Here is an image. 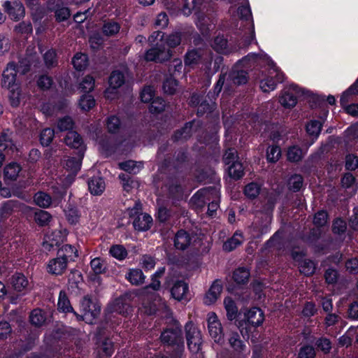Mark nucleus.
Instances as JSON below:
<instances>
[{
  "label": "nucleus",
  "mask_w": 358,
  "mask_h": 358,
  "mask_svg": "<svg viewBox=\"0 0 358 358\" xmlns=\"http://www.w3.org/2000/svg\"><path fill=\"white\" fill-rule=\"evenodd\" d=\"M120 29V25L113 21H109L104 23L102 27L103 33L107 36H113L117 34Z\"/></svg>",
  "instance_id": "obj_37"
},
{
  "label": "nucleus",
  "mask_w": 358,
  "mask_h": 358,
  "mask_svg": "<svg viewBox=\"0 0 358 358\" xmlns=\"http://www.w3.org/2000/svg\"><path fill=\"white\" fill-rule=\"evenodd\" d=\"M34 202L41 208H48L52 203V199L48 194L40 192L35 194Z\"/></svg>",
  "instance_id": "obj_34"
},
{
  "label": "nucleus",
  "mask_w": 358,
  "mask_h": 358,
  "mask_svg": "<svg viewBox=\"0 0 358 358\" xmlns=\"http://www.w3.org/2000/svg\"><path fill=\"white\" fill-rule=\"evenodd\" d=\"M166 106L164 100L157 97L152 101L149 110L152 113H160L164 110Z\"/></svg>",
  "instance_id": "obj_47"
},
{
  "label": "nucleus",
  "mask_w": 358,
  "mask_h": 358,
  "mask_svg": "<svg viewBox=\"0 0 358 358\" xmlns=\"http://www.w3.org/2000/svg\"><path fill=\"white\" fill-rule=\"evenodd\" d=\"M77 252L78 251L74 247L66 244L58 250L57 255L68 262L69 260H74V258L78 257Z\"/></svg>",
  "instance_id": "obj_20"
},
{
  "label": "nucleus",
  "mask_w": 358,
  "mask_h": 358,
  "mask_svg": "<svg viewBox=\"0 0 358 358\" xmlns=\"http://www.w3.org/2000/svg\"><path fill=\"white\" fill-rule=\"evenodd\" d=\"M229 175L231 178L238 180L241 178L243 175V165L236 162L231 164L228 169Z\"/></svg>",
  "instance_id": "obj_43"
},
{
  "label": "nucleus",
  "mask_w": 358,
  "mask_h": 358,
  "mask_svg": "<svg viewBox=\"0 0 358 358\" xmlns=\"http://www.w3.org/2000/svg\"><path fill=\"white\" fill-rule=\"evenodd\" d=\"M187 292L188 285L182 280L176 282L171 289L172 296L178 301L184 299Z\"/></svg>",
  "instance_id": "obj_17"
},
{
  "label": "nucleus",
  "mask_w": 358,
  "mask_h": 358,
  "mask_svg": "<svg viewBox=\"0 0 358 358\" xmlns=\"http://www.w3.org/2000/svg\"><path fill=\"white\" fill-rule=\"evenodd\" d=\"M328 221L327 213L324 210L318 211L314 216L313 223L316 227L324 226Z\"/></svg>",
  "instance_id": "obj_60"
},
{
  "label": "nucleus",
  "mask_w": 358,
  "mask_h": 358,
  "mask_svg": "<svg viewBox=\"0 0 358 358\" xmlns=\"http://www.w3.org/2000/svg\"><path fill=\"white\" fill-rule=\"evenodd\" d=\"M281 155V150L278 146H271L267 150L266 157L269 162H277Z\"/></svg>",
  "instance_id": "obj_59"
},
{
  "label": "nucleus",
  "mask_w": 358,
  "mask_h": 358,
  "mask_svg": "<svg viewBox=\"0 0 358 358\" xmlns=\"http://www.w3.org/2000/svg\"><path fill=\"white\" fill-rule=\"evenodd\" d=\"M201 59V55L199 51L192 50L189 51L185 58V64L186 66H194L197 64Z\"/></svg>",
  "instance_id": "obj_39"
},
{
  "label": "nucleus",
  "mask_w": 358,
  "mask_h": 358,
  "mask_svg": "<svg viewBox=\"0 0 358 358\" xmlns=\"http://www.w3.org/2000/svg\"><path fill=\"white\" fill-rule=\"evenodd\" d=\"M351 94H358V78L355 83L342 94L340 100L341 105L345 106V105L347 104L348 101V97Z\"/></svg>",
  "instance_id": "obj_58"
},
{
  "label": "nucleus",
  "mask_w": 358,
  "mask_h": 358,
  "mask_svg": "<svg viewBox=\"0 0 358 358\" xmlns=\"http://www.w3.org/2000/svg\"><path fill=\"white\" fill-rule=\"evenodd\" d=\"M224 308L227 311V316L229 320H233L236 317L238 308L235 302L230 297H227L224 300Z\"/></svg>",
  "instance_id": "obj_28"
},
{
  "label": "nucleus",
  "mask_w": 358,
  "mask_h": 358,
  "mask_svg": "<svg viewBox=\"0 0 358 358\" xmlns=\"http://www.w3.org/2000/svg\"><path fill=\"white\" fill-rule=\"evenodd\" d=\"M185 337L189 350L192 353L201 350L203 338L201 331L192 322H188L185 326Z\"/></svg>",
  "instance_id": "obj_3"
},
{
  "label": "nucleus",
  "mask_w": 358,
  "mask_h": 358,
  "mask_svg": "<svg viewBox=\"0 0 358 358\" xmlns=\"http://www.w3.org/2000/svg\"><path fill=\"white\" fill-rule=\"evenodd\" d=\"M161 340L164 343L175 348L176 358H182L185 346L182 330L180 327H176L166 329L161 334Z\"/></svg>",
  "instance_id": "obj_2"
},
{
  "label": "nucleus",
  "mask_w": 358,
  "mask_h": 358,
  "mask_svg": "<svg viewBox=\"0 0 358 358\" xmlns=\"http://www.w3.org/2000/svg\"><path fill=\"white\" fill-rule=\"evenodd\" d=\"M88 188L93 195H101L106 189V183L100 176L91 178L88 181Z\"/></svg>",
  "instance_id": "obj_14"
},
{
  "label": "nucleus",
  "mask_w": 358,
  "mask_h": 358,
  "mask_svg": "<svg viewBox=\"0 0 358 358\" xmlns=\"http://www.w3.org/2000/svg\"><path fill=\"white\" fill-rule=\"evenodd\" d=\"M315 351L313 347L306 345L302 347L299 352V358H315Z\"/></svg>",
  "instance_id": "obj_64"
},
{
  "label": "nucleus",
  "mask_w": 358,
  "mask_h": 358,
  "mask_svg": "<svg viewBox=\"0 0 358 358\" xmlns=\"http://www.w3.org/2000/svg\"><path fill=\"white\" fill-rule=\"evenodd\" d=\"M3 7L9 17L14 21H19L24 15V7L20 1H6L3 3Z\"/></svg>",
  "instance_id": "obj_8"
},
{
  "label": "nucleus",
  "mask_w": 358,
  "mask_h": 358,
  "mask_svg": "<svg viewBox=\"0 0 358 358\" xmlns=\"http://www.w3.org/2000/svg\"><path fill=\"white\" fill-rule=\"evenodd\" d=\"M58 309L62 312H71L73 311V308L70 304V301L64 291H61L59 292L58 303H57Z\"/></svg>",
  "instance_id": "obj_32"
},
{
  "label": "nucleus",
  "mask_w": 358,
  "mask_h": 358,
  "mask_svg": "<svg viewBox=\"0 0 358 358\" xmlns=\"http://www.w3.org/2000/svg\"><path fill=\"white\" fill-rule=\"evenodd\" d=\"M250 272L245 268H238L234 272L233 278L238 284H245L248 281Z\"/></svg>",
  "instance_id": "obj_31"
},
{
  "label": "nucleus",
  "mask_w": 358,
  "mask_h": 358,
  "mask_svg": "<svg viewBox=\"0 0 358 358\" xmlns=\"http://www.w3.org/2000/svg\"><path fill=\"white\" fill-rule=\"evenodd\" d=\"M106 127L110 133H116L121 127L120 120L117 116H110L107 120Z\"/></svg>",
  "instance_id": "obj_51"
},
{
  "label": "nucleus",
  "mask_w": 358,
  "mask_h": 358,
  "mask_svg": "<svg viewBox=\"0 0 358 358\" xmlns=\"http://www.w3.org/2000/svg\"><path fill=\"white\" fill-rule=\"evenodd\" d=\"M81 308L83 311V315L81 317L83 320L89 323H92L93 320L96 318L101 312L100 305L88 296L84 297L82 300Z\"/></svg>",
  "instance_id": "obj_6"
},
{
  "label": "nucleus",
  "mask_w": 358,
  "mask_h": 358,
  "mask_svg": "<svg viewBox=\"0 0 358 358\" xmlns=\"http://www.w3.org/2000/svg\"><path fill=\"white\" fill-rule=\"evenodd\" d=\"M280 102L282 106L285 108L294 107L296 103L297 99L294 94L291 92H285L280 98Z\"/></svg>",
  "instance_id": "obj_33"
},
{
  "label": "nucleus",
  "mask_w": 358,
  "mask_h": 358,
  "mask_svg": "<svg viewBox=\"0 0 358 358\" xmlns=\"http://www.w3.org/2000/svg\"><path fill=\"white\" fill-rule=\"evenodd\" d=\"M245 317L248 322L255 327L262 324L264 320L263 312L261 309L256 307L249 310Z\"/></svg>",
  "instance_id": "obj_16"
},
{
  "label": "nucleus",
  "mask_w": 358,
  "mask_h": 358,
  "mask_svg": "<svg viewBox=\"0 0 358 358\" xmlns=\"http://www.w3.org/2000/svg\"><path fill=\"white\" fill-rule=\"evenodd\" d=\"M9 92V101L10 102V104L15 107L17 106L20 103V91L18 86L11 87Z\"/></svg>",
  "instance_id": "obj_63"
},
{
  "label": "nucleus",
  "mask_w": 358,
  "mask_h": 358,
  "mask_svg": "<svg viewBox=\"0 0 358 358\" xmlns=\"http://www.w3.org/2000/svg\"><path fill=\"white\" fill-rule=\"evenodd\" d=\"M21 167L17 163L13 162L4 168L5 178L10 180H15L19 176Z\"/></svg>",
  "instance_id": "obj_24"
},
{
  "label": "nucleus",
  "mask_w": 358,
  "mask_h": 358,
  "mask_svg": "<svg viewBox=\"0 0 358 358\" xmlns=\"http://www.w3.org/2000/svg\"><path fill=\"white\" fill-rule=\"evenodd\" d=\"M141 203H136L134 207L129 210V215L134 217L133 225L135 229L143 231L151 227L152 218L150 215L141 213Z\"/></svg>",
  "instance_id": "obj_5"
},
{
  "label": "nucleus",
  "mask_w": 358,
  "mask_h": 358,
  "mask_svg": "<svg viewBox=\"0 0 358 358\" xmlns=\"http://www.w3.org/2000/svg\"><path fill=\"white\" fill-rule=\"evenodd\" d=\"M29 319L32 324L41 327L45 323V316L42 310L36 308L31 311Z\"/></svg>",
  "instance_id": "obj_29"
},
{
  "label": "nucleus",
  "mask_w": 358,
  "mask_h": 358,
  "mask_svg": "<svg viewBox=\"0 0 358 358\" xmlns=\"http://www.w3.org/2000/svg\"><path fill=\"white\" fill-rule=\"evenodd\" d=\"M34 220L38 224L44 226L49 223L51 215L47 211L39 210L35 213Z\"/></svg>",
  "instance_id": "obj_49"
},
{
  "label": "nucleus",
  "mask_w": 358,
  "mask_h": 358,
  "mask_svg": "<svg viewBox=\"0 0 358 358\" xmlns=\"http://www.w3.org/2000/svg\"><path fill=\"white\" fill-rule=\"evenodd\" d=\"M11 284L17 292L24 290L28 286V280L22 273H16L12 276Z\"/></svg>",
  "instance_id": "obj_22"
},
{
  "label": "nucleus",
  "mask_w": 358,
  "mask_h": 358,
  "mask_svg": "<svg viewBox=\"0 0 358 358\" xmlns=\"http://www.w3.org/2000/svg\"><path fill=\"white\" fill-rule=\"evenodd\" d=\"M268 75L276 82V85L284 81V73L274 64L271 66L268 71Z\"/></svg>",
  "instance_id": "obj_61"
},
{
  "label": "nucleus",
  "mask_w": 358,
  "mask_h": 358,
  "mask_svg": "<svg viewBox=\"0 0 358 358\" xmlns=\"http://www.w3.org/2000/svg\"><path fill=\"white\" fill-rule=\"evenodd\" d=\"M302 150L298 146H292L287 150V159L292 162H299L303 157Z\"/></svg>",
  "instance_id": "obj_38"
},
{
  "label": "nucleus",
  "mask_w": 358,
  "mask_h": 358,
  "mask_svg": "<svg viewBox=\"0 0 358 358\" xmlns=\"http://www.w3.org/2000/svg\"><path fill=\"white\" fill-rule=\"evenodd\" d=\"M322 129V123L318 120L310 121L306 125V131L310 136L317 137L320 133Z\"/></svg>",
  "instance_id": "obj_54"
},
{
  "label": "nucleus",
  "mask_w": 358,
  "mask_h": 358,
  "mask_svg": "<svg viewBox=\"0 0 358 358\" xmlns=\"http://www.w3.org/2000/svg\"><path fill=\"white\" fill-rule=\"evenodd\" d=\"M83 153H79L78 158L71 157L65 163V168L71 173L76 174L80 170Z\"/></svg>",
  "instance_id": "obj_27"
},
{
  "label": "nucleus",
  "mask_w": 358,
  "mask_h": 358,
  "mask_svg": "<svg viewBox=\"0 0 358 358\" xmlns=\"http://www.w3.org/2000/svg\"><path fill=\"white\" fill-rule=\"evenodd\" d=\"M94 87V79L91 76H86L80 83V88L85 92H91Z\"/></svg>",
  "instance_id": "obj_62"
},
{
  "label": "nucleus",
  "mask_w": 358,
  "mask_h": 358,
  "mask_svg": "<svg viewBox=\"0 0 358 358\" xmlns=\"http://www.w3.org/2000/svg\"><path fill=\"white\" fill-rule=\"evenodd\" d=\"M243 241V238L242 234L236 232L231 238L224 242L223 244V250L227 252H231L240 245Z\"/></svg>",
  "instance_id": "obj_23"
},
{
  "label": "nucleus",
  "mask_w": 358,
  "mask_h": 358,
  "mask_svg": "<svg viewBox=\"0 0 358 358\" xmlns=\"http://www.w3.org/2000/svg\"><path fill=\"white\" fill-rule=\"evenodd\" d=\"M230 79L235 85L245 84L248 81V73L245 71H236L234 70L230 73Z\"/></svg>",
  "instance_id": "obj_36"
},
{
  "label": "nucleus",
  "mask_w": 358,
  "mask_h": 358,
  "mask_svg": "<svg viewBox=\"0 0 358 358\" xmlns=\"http://www.w3.org/2000/svg\"><path fill=\"white\" fill-rule=\"evenodd\" d=\"M276 82L268 75L266 78H262L259 81V86L264 92L273 91L276 87Z\"/></svg>",
  "instance_id": "obj_46"
},
{
  "label": "nucleus",
  "mask_w": 358,
  "mask_h": 358,
  "mask_svg": "<svg viewBox=\"0 0 358 358\" xmlns=\"http://www.w3.org/2000/svg\"><path fill=\"white\" fill-rule=\"evenodd\" d=\"M124 83V74L119 71H114L109 78V87L105 91L107 99H113L115 96V90L120 87Z\"/></svg>",
  "instance_id": "obj_9"
},
{
  "label": "nucleus",
  "mask_w": 358,
  "mask_h": 358,
  "mask_svg": "<svg viewBox=\"0 0 358 358\" xmlns=\"http://www.w3.org/2000/svg\"><path fill=\"white\" fill-rule=\"evenodd\" d=\"M171 57V51L166 49L162 45H157L156 47L148 50L145 55L146 61L162 62L169 59Z\"/></svg>",
  "instance_id": "obj_7"
},
{
  "label": "nucleus",
  "mask_w": 358,
  "mask_h": 358,
  "mask_svg": "<svg viewBox=\"0 0 358 358\" xmlns=\"http://www.w3.org/2000/svg\"><path fill=\"white\" fill-rule=\"evenodd\" d=\"M191 243V237L189 234L184 231L180 230L177 232L174 238V245L176 249L184 250Z\"/></svg>",
  "instance_id": "obj_15"
},
{
  "label": "nucleus",
  "mask_w": 358,
  "mask_h": 358,
  "mask_svg": "<svg viewBox=\"0 0 358 358\" xmlns=\"http://www.w3.org/2000/svg\"><path fill=\"white\" fill-rule=\"evenodd\" d=\"M126 278L134 285H139L144 282L145 275L143 271L138 268L129 270Z\"/></svg>",
  "instance_id": "obj_19"
},
{
  "label": "nucleus",
  "mask_w": 358,
  "mask_h": 358,
  "mask_svg": "<svg viewBox=\"0 0 358 358\" xmlns=\"http://www.w3.org/2000/svg\"><path fill=\"white\" fill-rule=\"evenodd\" d=\"M182 41V34L180 31H173L166 38V43L170 48H174L180 45Z\"/></svg>",
  "instance_id": "obj_52"
},
{
  "label": "nucleus",
  "mask_w": 358,
  "mask_h": 358,
  "mask_svg": "<svg viewBox=\"0 0 358 358\" xmlns=\"http://www.w3.org/2000/svg\"><path fill=\"white\" fill-rule=\"evenodd\" d=\"M110 254L118 260L124 259L128 253L125 248L122 245H114L110 247Z\"/></svg>",
  "instance_id": "obj_42"
},
{
  "label": "nucleus",
  "mask_w": 358,
  "mask_h": 358,
  "mask_svg": "<svg viewBox=\"0 0 358 358\" xmlns=\"http://www.w3.org/2000/svg\"><path fill=\"white\" fill-rule=\"evenodd\" d=\"M67 262L57 256L49 261L47 269L48 273L54 275H62L67 268Z\"/></svg>",
  "instance_id": "obj_12"
},
{
  "label": "nucleus",
  "mask_w": 358,
  "mask_h": 358,
  "mask_svg": "<svg viewBox=\"0 0 358 358\" xmlns=\"http://www.w3.org/2000/svg\"><path fill=\"white\" fill-rule=\"evenodd\" d=\"M160 286V281L157 278L153 276L152 282L142 290V294L145 297L143 308L147 315H153L157 312H159L162 315H164L166 317L170 315V310L167 308L165 301L154 292H150V289L153 291L158 290Z\"/></svg>",
  "instance_id": "obj_1"
},
{
  "label": "nucleus",
  "mask_w": 358,
  "mask_h": 358,
  "mask_svg": "<svg viewBox=\"0 0 358 358\" xmlns=\"http://www.w3.org/2000/svg\"><path fill=\"white\" fill-rule=\"evenodd\" d=\"M59 0H50L49 5L56 3L58 7L55 9V17L57 21L62 22L67 20L70 16V10L66 7L59 6Z\"/></svg>",
  "instance_id": "obj_25"
},
{
  "label": "nucleus",
  "mask_w": 358,
  "mask_h": 358,
  "mask_svg": "<svg viewBox=\"0 0 358 358\" xmlns=\"http://www.w3.org/2000/svg\"><path fill=\"white\" fill-rule=\"evenodd\" d=\"M95 105V100L90 94H84L79 100V106L83 110H90Z\"/></svg>",
  "instance_id": "obj_45"
},
{
  "label": "nucleus",
  "mask_w": 358,
  "mask_h": 358,
  "mask_svg": "<svg viewBox=\"0 0 358 358\" xmlns=\"http://www.w3.org/2000/svg\"><path fill=\"white\" fill-rule=\"evenodd\" d=\"M204 0H185L182 11L185 15H189L192 10L199 8Z\"/></svg>",
  "instance_id": "obj_40"
},
{
  "label": "nucleus",
  "mask_w": 358,
  "mask_h": 358,
  "mask_svg": "<svg viewBox=\"0 0 358 358\" xmlns=\"http://www.w3.org/2000/svg\"><path fill=\"white\" fill-rule=\"evenodd\" d=\"M17 71L14 63H9L8 64L6 69L3 72L2 87L10 89L17 86L15 85Z\"/></svg>",
  "instance_id": "obj_10"
},
{
  "label": "nucleus",
  "mask_w": 358,
  "mask_h": 358,
  "mask_svg": "<svg viewBox=\"0 0 358 358\" xmlns=\"http://www.w3.org/2000/svg\"><path fill=\"white\" fill-rule=\"evenodd\" d=\"M299 271L305 275H310L315 273V264L310 259H303L299 264Z\"/></svg>",
  "instance_id": "obj_35"
},
{
  "label": "nucleus",
  "mask_w": 358,
  "mask_h": 358,
  "mask_svg": "<svg viewBox=\"0 0 358 358\" xmlns=\"http://www.w3.org/2000/svg\"><path fill=\"white\" fill-rule=\"evenodd\" d=\"M178 87V82L172 77L167 78L163 84V90L168 94H173L176 92Z\"/></svg>",
  "instance_id": "obj_53"
},
{
  "label": "nucleus",
  "mask_w": 358,
  "mask_h": 358,
  "mask_svg": "<svg viewBox=\"0 0 358 358\" xmlns=\"http://www.w3.org/2000/svg\"><path fill=\"white\" fill-rule=\"evenodd\" d=\"M228 341L234 350L242 352L245 350L246 346L241 339L237 331H231L229 334Z\"/></svg>",
  "instance_id": "obj_18"
},
{
  "label": "nucleus",
  "mask_w": 358,
  "mask_h": 358,
  "mask_svg": "<svg viewBox=\"0 0 358 358\" xmlns=\"http://www.w3.org/2000/svg\"><path fill=\"white\" fill-rule=\"evenodd\" d=\"M222 290V285L219 281L215 280L210 287L208 292L206 294L203 299L204 303L206 305H211L214 303L219 298Z\"/></svg>",
  "instance_id": "obj_13"
},
{
  "label": "nucleus",
  "mask_w": 358,
  "mask_h": 358,
  "mask_svg": "<svg viewBox=\"0 0 358 358\" xmlns=\"http://www.w3.org/2000/svg\"><path fill=\"white\" fill-rule=\"evenodd\" d=\"M289 188L294 192L299 191L303 185V178L300 175L292 176L288 182Z\"/></svg>",
  "instance_id": "obj_57"
},
{
  "label": "nucleus",
  "mask_w": 358,
  "mask_h": 358,
  "mask_svg": "<svg viewBox=\"0 0 358 358\" xmlns=\"http://www.w3.org/2000/svg\"><path fill=\"white\" fill-rule=\"evenodd\" d=\"M111 309L120 315H127L131 311L130 306L125 301L124 299L118 298L112 304Z\"/></svg>",
  "instance_id": "obj_21"
},
{
  "label": "nucleus",
  "mask_w": 358,
  "mask_h": 358,
  "mask_svg": "<svg viewBox=\"0 0 358 358\" xmlns=\"http://www.w3.org/2000/svg\"><path fill=\"white\" fill-rule=\"evenodd\" d=\"M206 322L209 336L215 343L222 345L224 342L223 327L215 313L210 312L207 314Z\"/></svg>",
  "instance_id": "obj_4"
},
{
  "label": "nucleus",
  "mask_w": 358,
  "mask_h": 358,
  "mask_svg": "<svg viewBox=\"0 0 358 358\" xmlns=\"http://www.w3.org/2000/svg\"><path fill=\"white\" fill-rule=\"evenodd\" d=\"M43 59L48 68L53 67L57 64V54L55 50L50 49L43 55Z\"/></svg>",
  "instance_id": "obj_50"
},
{
  "label": "nucleus",
  "mask_w": 358,
  "mask_h": 358,
  "mask_svg": "<svg viewBox=\"0 0 358 358\" xmlns=\"http://www.w3.org/2000/svg\"><path fill=\"white\" fill-rule=\"evenodd\" d=\"M64 140L66 145L72 148L78 149L79 153H84L85 147L82 138L76 131H69Z\"/></svg>",
  "instance_id": "obj_11"
},
{
  "label": "nucleus",
  "mask_w": 358,
  "mask_h": 358,
  "mask_svg": "<svg viewBox=\"0 0 358 358\" xmlns=\"http://www.w3.org/2000/svg\"><path fill=\"white\" fill-rule=\"evenodd\" d=\"M92 271L96 274H101L106 271V267L104 262L100 258H94L90 262Z\"/></svg>",
  "instance_id": "obj_55"
},
{
  "label": "nucleus",
  "mask_w": 358,
  "mask_h": 358,
  "mask_svg": "<svg viewBox=\"0 0 358 358\" xmlns=\"http://www.w3.org/2000/svg\"><path fill=\"white\" fill-rule=\"evenodd\" d=\"M55 136V131L53 129L47 128L42 131L41 134V143L43 145L48 146L52 142Z\"/></svg>",
  "instance_id": "obj_56"
},
{
  "label": "nucleus",
  "mask_w": 358,
  "mask_h": 358,
  "mask_svg": "<svg viewBox=\"0 0 358 358\" xmlns=\"http://www.w3.org/2000/svg\"><path fill=\"white\" fill-rule=\"evenodd\" d=\"M213 49L220 53L227 52V41L224 36H217L212 45Z\"/></svg>",
  "instance_id": "obj_48"
},
{
  "label": "nucleus",
  "mask_w": 358,
  "mask_h": 358,
  "mask_svg": "<svg viewBox=\"0 0 358 358\" xmlns=\"http://www.w3.org/2000/svg\"><path fill=\"white\" fill-rule=\"evenodd\" d=\"M192 134V123L189 122L180 130H178L174 136L173 138L175 141L186 140L190 137Z\"/></svg>",
  "instance_id": "obj_44"
},
{
  "label": "nucleus",
  "mask_w": 358,
  "mask_h": 358,
  "mask_svg": "<svg viewBox=\"0 0 358 358\" xmlns=\"http://www.w3.org/2000/svg\"><path fill=\"white\" fill-rule=\"evenodd\" d=\"M16 149L15 146L13 143L10 138L7 134L3 133L0 136V151H11L12 152Z\"/></svg>",
  "instance_id": "obj_41"
},
{
  "label": "nucleus",
  "mask_w": 358,
  "mask_h": 358,
  "mask_svg": "<svg viewBox=\"0 0 358 358\" xmlns=\"http://www.w3.org/2000/svg\"><path fill=\"white\" fill-rule=\"evenodd\" d=\"M72 64L76 70L82 71L87 66V56L85 54L77 53L72 59Z\"/></svg>",
  "instance_id": "obj_30"
},
{
  "label": "nucleus",
  "mask_w": 358,
  "mask_h": 358,
  "mask_svg": "<svg viewBox=\"0 0 358 358\" xmlns=\"http://www.w3.org/2000/svg\"><path fill=\"white\" fill-rule=\"evenodd\" d=\"M121 169L133 174H136L143 168V164L140 162L129 160L120 164Z\"/></svg>",
  "instance_id": "obj_26"
}]
</instances>
